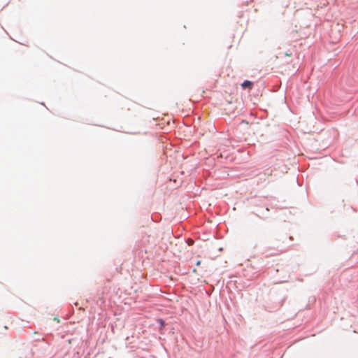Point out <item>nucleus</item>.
<instances>
[{"mask_svg":"<svg viewBox=\"0 0 358 358\" xmlns=\"http://www.w3.org/2000/svg\"><path fill=\"white\" fill-rule=\"evenodd\" d=\"M253 85V83L250 80H244L241 84V86L243 89L249 88L251 89Z\"/></svg>","mask_w":358,"mask_h":358,"instance_id":"1","label":"nucleus"},{"mask_svg":"<svg viewBox=\"0 0 358 358\" xmlns=\"http://www.w3.org/2000/svg\"><path fill=\"white\" fill-rule=\"evenodd\" d=\"M156 322L159 325V330L162 329L165 327V321L163 319L159 318Z\"/></svg>","mask_w":358,"mask_h":358,"instance_id":"2","label":"nucleus"},{"mask_svg":"<svg viewBox=\"0 0 358 358\" xmlns=\"http://www.w3.org/2000/svg\"><path fill=\"white\" fill-rule=\"evenodd\" d=\"M192 243H193V241H188V244H189V245L192 244Z\"/></svg>","mask_w":358,"mask_h":358,"instance_id":"3","label":"nucleus"},{"mask_svg":"<svg viewBox=\"0 0 358 358\" xmlns=\"http://www.w3.org/2000/svg\"><path fill=\"white\" fill-rule=\"evenodd\" d=\"M200 263H201V262L199 260V261H197V262H196V265H199V264H200Z\"/></svg>","mask_w":358,"mask_h":358,"instance_id":"4","label":"nucleus"}]
</instances>
